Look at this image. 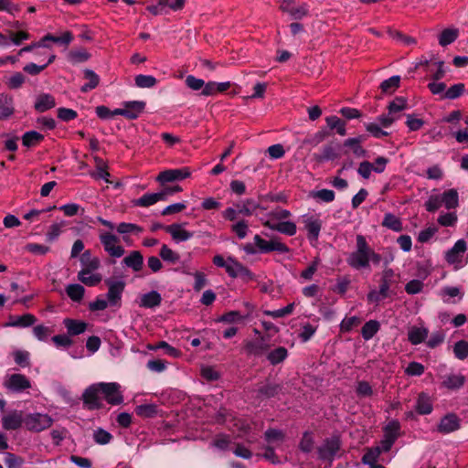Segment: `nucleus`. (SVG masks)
<instances>
[{
  "label": "nucleus",
  "mask_w": 468,
  "mask_h": 468,
  "mask_svg": "<svg viewBox=\"0 0 468 468\" xmlns=\"http://www.w3.org/2000/svg\"><path fill=\"white\" fill-rule=\"evenodd\" d=\"M164 200V194L160 192L157 193H146L143 195L140 198L134 200V205L138 207H147L152 205H154L158 201Z\"/></svg>",
  "instance_id": "34"
},
{
  "label": "nucleus",
  "mask_w": 468,
  "mask_h": 468,
  "mask_svg": "<svg viewBox=\"0 0 468 468\" xmlns=\"http://www.w3.org/2000/svg\"><path fill=\"white\" fill-rule=\"evenodd\" d=\"M47 38H49L50 42L67 48L72 42L73 35L70 31H65L60 36H53L51 34H47Z\"/></svg>",
  "instance_id": "52"
},
{
  "label": "nucleus",
  "mask_w": 468,
  "mask_h": 468,
  "mask_svg": "<svg viewBox=\"0 0 468 468\" xmlns=\"http://www.w3.org/2000/svg\"><path fill=\"white\" fill-rule=\"evenodd\" d=\"M441 294L442 296L443 302L447 303H452L451 301V298H454V297H459V299L463 298V293L461 292V290L458 287H451V286L444 287L441 290Z\"/></svg>",
  "instance_id": "59"
},
{
  "label": "nucleus",
  "mask_w": 468,
  "mask_h": 468,
  "mask_svg": "<svg viewBox=\"0 0 468 468\" xmlns=\"http://www.w3.org/2000/svg\"><path fill=\"white\" fill-rule=\"evenodd\" d=\"M314 437L312 432L305 431L300 441L299 448L303 452H310L314 449Z\"/></svg>",
  "instance_id": "63"
},
{
  "label": "nucleus",
  "mask_w": 468,
  "mask_h": 468,
  "mask_svg": "<svg viewBox=\"0 0 468 468\" xmlns=\"http://www.w3.org/2000/svg\"><path fill=\"white\" fill-rule=\"evenodd\" d=\"M432 401L429 395L420 393L417 399L415 410L420 415H427L432 411Z\"/></svg>",
  "instance_id": "32"
},
{
  "label": "nucleus",
  "mask_w": 468,
  "mask_h": 468,
  "mask_svg": "<svg viewBox=\"0 0 468 468\" xmlns=\"http://www.w3.org/2000/svg\"><path fill=\"white\" fill-rule=\"evenodd\" d=\"M90 57V53L85 48H80L69 51L68 60L72 64H79L87 61Z\"/></svg>",
  "instance_id": "47"
},
{
  "label": "nucleus",
  "mask_w": 468,
  "mask_h": 468,
  "mask_svg": "<svg viewBox=\"0 0 468 468\" xmlns=\"http://www.w3.org/2000/svg\"><path fill=\"white\" fill-rule=\"evenodd\" d=\"M341 441L339 437L333 436L325 439L318 448V456L321 460L332 462L340 450Z\"/></svg>",
  "instance_id": "9"
},
{
  "label": "nucleus",
  "mask_w": 468,
  "mask_h": 468,
  "mask_svg": "<svg viewBox=\"0 0 468 468\" xmlns=\"http://www.w3.org/2000/svg\"><path fill=\"white\" fill-rule=\"evenodd\" d=\"M380 324L377 320H369L365 323L361 329V335L364 340L368 341L379 331Z\"/></svg>",
  "instance_id": "39"
},
{
  "label": "nucleus",
  "mask_w": 468,
  "mask_h": 468,
  "mask_svg": "<svg viewBox=\"0 0 468 468\" xmlns=\"http://www.w3.org/2000/svg\"><path fill=\"white\" fill-rule=\"evenodd\" d=\"M52 332L51 327L44 324H37L32 329L33 335L40 342L48 341Z\"/></svg>",
  "instance_id": "48"
},
{
  "label": "nucleus",
  "mask_w": 468,
  "mask_h": 468,
  "mask_svg": "<svg viewBox=\"0 0 468 468\" xmlns=\"http://www.w3.org/2000/svg\"><path fill=\"white\" fill-rule=\"evenodd\" d=\"M399 431L400 423L397 420H392L384 427L383 438L395 442L399 436Z\"/></svg>",
  "instance_id": "37"
},
{
  "label": "nucleus",
  "mask_w": 468,
  "mask_h": 468,
  "mask_svg": "<svg viewBox=\"0 0 468 468\" xmlns=\"http://www.w3.org/2000/svg\"><path fill=\"white\" fill-rule=\"evenodd\" d=\"M369 243L365 236L358 234L356 237V249L346 256L347 265L356 271L368 269Z\"/></svg>",
  "instance_id": "2"
},
{
  "label": "nucleus",
  "mask_w": 468,
  "mask_h": 468,
  "mask_svg": "<svg viewBox=\"0 0 468 468\" xmlns=\"http://www.w3.org/2000/svg\"><path fill=\"white\" fill-rule=\"evenodd\" d=\"M56 106L55 98L49 93H41L37 96L35 101V110L38 112H44Z\"/></svg>",
  "instance_id": "28"
},
{
  "label": "nucleus",
  "mask_w": 468,
  "mask_h": 468,
  "mask_svg": "<svg viewBox=\"0 0 468 468\" xmlns=\"http://www.w3.org/2000/svg\"><path fill=\"white\" fill-rule=\"evenodd\" d=\"M103 399L111 405H120L123 402V396L120 384L116 382H99Z\"/></svg>",
  "instance_id": "6"
},
{
  "label": "nucleus",
  "mask_w": 468,
  "mask_h": 468,
  "mask_svg": "<svg viewBox=\"0 0 468 468\" xmlns=\"http://www.w3.org/2000/svg\"><path fill=\"white\" fill-rule=\"evenodd\" d=\"M394 271L391 268H386L382 271L381 282H380V292H388L394 278Z\"/></svg>",
  "instance_id": "55"
},
{
  "label": "nucleus",
  "mask_w": 468,
  "mask_h": 468,
  "mask_svg": "<svg viewBox=\"0 0 468 468\" xmlns=\"http://www.w3.org/2000/svg\"><path fill=\"white\" fill-rule=\"evenodd\" d=\"M212 261L217 267L224 268L231 278L239 277L245 282L255 280L254 273L231 256L225 259L222 255H215Z\"/></svg>",
  "instance_id": "1"
},
{
  "label": "nucleus",
  "mask_w": 468,
  "mask_h": 468,
  "mask_svg": "<svg viewBox=\"0 0 468 468\" xmlns=\"http://www.w3.org/2000/svg\"><path fill=\"white\" fill-rule=\"evenodd\" d=\"M37 322V317L27 313L22 315H12L8 316V321L3 324L4 327H15V328H27L34 325Z\"/></svg>",
  "instance_id": "16"
},
{
  "label": "nucleus",
  "mask_w": 468,
  "mask_h": 468,
  "mask_svg": "<svg viewBox=\"0 0 468 468\" xmlns=\"http://www.w3.org/2000/svg\"><path fill=\"white\" fill-rule=\"evenodd\" d=\"M84 77L86 80H88V82L81 86L80 90L82 92H88L99 85L100 77L93 70L85 69Z\"/></svg>",
  "instance_id": "42"
},
{
  "label": "nucleus",
  "mask_w": 468,
  "mask_h": 468,
  "mask_svg": "<svg viewBox=\"0 0 468 468\" xmlns=\"http://www.w3.org/2000/svg\"><path fill=\"white\" fill-rule=\"evenodd\" d=\"M78 280L86 286L92 287L101 282L102 276L97 271H80L78 272Z\"/></svg>",
  "instance_id": "29"
},
{
  "label": "nucleus",
  "mask_w": 468,
  "mask_h": 468,
  "mask_svg": "<svg viewBox=\"0 0 468 468\" xmlns=\"http://www.w3.org/2000/svg\"><path fill=\"white\" fill-rule=\"evenodd\" d=\"M4 387L16 393H21L31 388L29 379L23 374L16 373L6 376Z\"/></svg>",
  "instance_id": "11"
},
{
  "label": "nucleus",
  "mask_w": 468,
  "mask_h": 468,
  "mask_svg": "<svg viewBox=\"0 0 468 468\" xmlns=\"http://www.w3.org/2000/svg\"><path fill=\"white\" fill-rule=\"evenodd\" d=\"M53 421V419L47 413H27L25 429L31 432H41L50 428Z\"/></svg>",
  "instance_id": "4"
},
{
  "label": "nucleus",
  "mask_w": 468,
  "mask_h": 468,
  "mask_svg": "<svg viewBox=\"0 0 468 468\" xmlns=\"http://www.w3.org/2000/svg\"><path fill=\"white\" fill-rule=\"evenodd\" d=\"M81 269L80 271H97L101 262L97 257H92L90 250H86L80 257Z\"/></svg>",
  "instance_id": "31"
},
{
  "label": "nucleus",
  "mask_w": 468,
  "mask_h": 468,
  "mask_svg": "<svg viewBox=\"0 0 468 468\" xmlns=\"http://www.w3.org/2000/svg\"><path fill=\"white\" fill-rule=\"evenodd\" d=\"M441 205L447 209H454L459 206V195L456 189L451 188L441 195Z\"/></svg>",
  "instance_id": "30"
},
{
  "label": "nucleus",
  "mask_w": 468,
  "mask_h": 468,
  "mask_svg": "<svg viewBox=\"0 0 468 468\" xmlns=\"http://www.w3.org/2000/svg\"><path fill=\"white\" fill-rule=\"evenodd\" d=\"M260 220L264 227L287 236H293L297 232L296 224L292 221L284 220L275 223L271 222V219H265L264 218H260Z\"/></svg>",
  "instance_id": "14"
},
{
  "label": "nucleus",
  "mask_w": 468,
  "mask_h": 468,
  "mask_svg": "<svg viewBox=\"0 0 468 468\" xmlns=\"http://www.w3.org/2000/svg\"><path fill=\"white\" fill-rule=\"evenodd\" d=\"M237 208H239V214L243 216H258V209L264 210L265 207H261L258 202H256L252 198H247L240 203L236 205Z\"/></svg>",
  "instance_id": "23"
},
{
  "label": "nucleus",
  "mask_w": 468,
  "mask_h": 468,
  "mask_svg": "<svg viewBox=\"0 0 468 468\" xmlns=\"http://www.w3.org/2000/svg\"><path fill=\"white\" fill-rule=\"evenodd\" d=\"M325 122L327 126L331 130H335L339 135L344 136L346 134V122L337 116H327Z\"/></svg>",
  "instance_id": "43"
},
{
  "label": "nucleus",
  "mask_w": 468,
  "mask_h": 468,
  "mask_svg": "<svg viewBox=\"0 0 468 468\" xmlns=\"http://www.w3.org/2000/svg\"><path fill=\"white\" fill-rule=\"evenodd\" d=\"M380 451L377 447L368 449L362 457V463L370 466L378 464L377 462L379 458Z\"/></svg>",
  "instance_id": "57"
},
{
  "label": "nucleus",
  "mask_w": 468,
  "mask_h": 468,
  "mask_svg": "<svg viewBox=\"0 0 468 468\" xmlns=\"http://www.w3.org/2000/svg\"><path fill=\"white\" fill-rule=\"evenodd\" d=\"M253 241L257 247L258 253H268L271 251L287 253L290 250L289 247L281 242L279 239L266 240L257 234L254 236Z\"/></svg>",
  "instance_id": "7"
},
{
  "label": "nucleus",
  "mask_w": 468,
  "mask_h": 468,
  "mask_svg": "<svg viewBox=\"0 0 468 468\" xmlns=\"http://www.w3.org/2000/svg\"><path fill=\"white\" fill-rule=\"evenodd\" d=\"M162 296L157 291H151L141 295L139 306L144 308H155L161 304Z\"/></svg>",
  "instance_id": "26"
},
{
  "label": "nucleus",
  "mask_w": 468,
  "mask_h": 468,
  "mask_svg": "<svg viewBox=\"0 0 468 468\" xmlns=\"http://www.w3.org/2000/svg\"><path fill=\"white\" fill-rule=\"evenodd\" d=\"M460 428L459 418L452 413L445 415L438 425V431L441 433L447 434L457 431Z\"/></svg>",
  "instance_id": "20"
},
{
  "label": "nucleus",
  "mask_w": 468,
  "mask_h": 468,
  "mask_svg": "<svg viewBox=\"0 0 468 468\" xmlns=\"http://www.w3.org/2000/svg\"><path fill=\"white\" fill-rule=\"evenodd\" d=\"M99 383L89 386L82 394L84 405L89 410H98L102 407V395Z\"/></svg>",
  "instance_id": "8"
},
{
  "label": "nucleus",
  "mask_w": 468,
  "mask_h": 468,
  "mask_svg": "<svg viewBox=\"0 0 468 468\" xmlns=\"http://www.w3.org/2000/svg\"><path fill=\"white\" fill-rule=\"evenodd\" d=\"M303 222L311 242L317 241L322 229V220L317 216L303 215Z\"/></svg>",
  "instance_id": "15"
},
{
  "label": "nucleus",
  "mask_w": 468,
  "mask_h": 468,
  "mask_svg": "<svg viewBox=\"0 0 468 468\" xmlns=\"http://www.w3.org/2000/svg\"><path fill=\"white\" fill-rule=\"evenodd\" d=\"M319 318L314 317L312 323H303L301 324V331L298 335L303 343L308 342L316 333L319 327Z\"/></svg>",
  "instance_id": "25"
},
{
  "label": "nucleus",
  "mask_w": 468,
  "mask_h": 468,
  "mask_svg": "<svg viewBox=\"0 0 468 468\" xmlns=\"http://www.w3.org/2000/svg\"><path fill=\"white\" fill-rule=\"evenodd\" d=\"M186 223H174L165 227V230L170 234L172 239L179 243L193 238L194 233L185 229Z\"/></svg>",
  "instance_id": "17"
},
{
  "label": "nucleus",
  "mask_w": 468,
  "mask_h": 468,
  "mask_svg": "<svg viewBox=\"0 0 468 468\" xmlns=\"http://www.w3.org/2000/svg\"><path fill=\"white\" fill-rule=\"evenodd\" d=\"M408 107V101L404 97H396L388 106V111L393 116L404 111Z\"/></svg>",
  "instance_id": "49"
},
{
  "label": "nucleus",
  "mask_w": 468,
  "mask_h": 468,
  "mask_svg": "<svg viewBox=\"0 0 468 468\" xmlns=\"http://www.w3.org/2000/svg\"><path fill=\"white\" fill-rule=\"evenodd\" d=\"M26 414L22 410H13L4 415L1 419V424L5 431H16L22 427L25 428Z\"/></svg>",
  "instance_id": "10"
},
{
  "label": "nucleus",
  "mask_w": 468,
  "mask_h": 468,
  "mask_svg": "<svg viewBox=\"0 0 468 468\" xmlns=\"http://www.w3.org/2000/svg\"><path fill=\"white\" fill-rule=\"evenodd\" d=\"M159 255L163 261L169 263H176L180 260L179 254L165 244L162 245Z\"/></svg>",
  "instance_id": "50"
},
{
  "label": "nucleus",
  "mask_w": 468,
  "mask_h": 468,
  "mask_svg": "<svg viewBox=\"0 0 468 468\" xmlns=\"http://www.w3.org/2000/svg\"><path fill=\"white\" fill-rule=\"evenodd\" d=\"M145 102L143 101H130L123 102L124 117L129 120L137 119L144 111Z\"/></svg>",
  "instance_id": "19"
},
{
  "label": "nucleus",
  "mask_w": 468,
  "mask_h": 468,
  "mask_svg": "<svg viewBox=\"0 0 468 468\" xmlns=\"http://www.w3.org/2000/svg\"><path fill=\"white\" fill-rule=\"evenodd\" d=\"M465 90V86L463 83H456L451 86L444 93L442 98L448 100H454L459 98Z\"/></svg>",
  "instance_id": "56"
},
{
  "label": "nucleus",
  "mask_w": 468,
  "mask_h": 468,
  "mask_svg": "<svg viewBox=\"0 0 468 468\" xmlns=\"http://www.w3.org/2000/svg\"><path fill=\"white\" fill-rule=\"evenodd\" d=\"M134 82L138 88L149 89L156 85L157 80L152 75L139 74L135 76Z\"/></svg>",
  "instance_id": "51"
},
{
  "label": "nucleus",
  "mask_w": 468,
  "mask_h": 468,
  "mask_svg": "<svg viewBox=\"0 0 468 468\" xmlns=\"http://www.w3.org/2000/svg\"><path fill=\"white\" fill-rule=\"evenodd\" d=\"M59 210L63 211L64 215L67 217H73L78 214H83L84 208H82L80 205L76 203H69L62 205L58 207Z\"/></svg>",
  "instance_id": "61"
},
{
  "label": "nucleus",
  "mask_w": 468,
  "mask_h": 468,
  "mask_svg": "<svg viewBox=\"0 0 468 468\" xmlns=\"http://www.w3.org/2000/svg\"><path fill=\"white\" fill-rule=\"evenodd\" d=\"M269 346L264 343V337L260 340L247 341L245 344V350L249 355L261 356Z\"/></svg>",
  "instance_id": "33"
},
{
  "label": "nucleus",
  "mask_w": 468,
  "mask_h": 468,
  "mask_svg": "<svg viewBox=\"0 0 468 468\" xmlns=\"http://www.w3.org/2000/svg\"><path fill=\"white\" fill-rule=\"evenodd\" d=\"M292 216L291 212L287 209H283L281 207H277L276 209L267 213L266 215L262 216L261 218H264L265 219H271V222L274 220H280L284 221L288 218Z\"/></svg>",
  "instance_id": "54"
},
{
  "label": "nucleus",
  "mask_w": 468,
  "mask_h": 468,
  "mask_svg": "<svg viewBox=\"0 0 468 468\" xmlns=\"http://www.w3.org/2000/svg\"><path fill=\"white\" fill-rule=\"evenodd\" d=\"M105 283L108 285L106 300L111 306H120L122 292L125 288V282L122 280L113 281L107 279Z\"/></svg>",
  "instance_id": "12"
},
{
  "label": "nucleus",
  "mask_w": 468,
  "mask_h": 468,
  "mask_svg": "<svg viewBox=\"0 0 468 468\" xmlns=\"http://www.w3.org/2000/svg\"><path fill=\"white\" fill-rule=\"evenodd\" d=\"M122 264L137 272L143 269L144 257L140 251L132 250L127 256H125L122 259Z\"/></svg>",
  "instance_id": "21"
},
{
  "label": "nucleus",
  "mask_w": 468,
  "mask_h": 468,
  "mask_svg": "<svg viewBox=\"0 0 468 468\" xmlns=\"http://www.w3.org/2000/svg\"><path fill=\"white\" fill-rule=\"evenodd\" d=\"M459 37V30L457 28L450 27L441 31L439 35L438 40L441 47H446L453 43Z\"/></svg>",
  "instance_id": "38"
},
{
  "label": "nucleus",
  "mask_w": 468,
  "mask_h": 468,
  "mask_svg": "<svg viewBox=\"0 0 468 468\" xmlns=\"http://www.w3.org/2000/svg\"><path fill=\"white\" fill-rule=\"evenodd\" d=\"M66 293L71 301L80 303L83 299L85 289L79 283H71L66 287Z\"/></svg>",
  "instance_id": "41"
},
{
  "label": "nucleus",
  "mask_w": 468,
  "mask_h": 468,
  "mask_svg": "<svg viewBox=\"0 0 468 468\" xmlns=\"http://www.w3.org/2000/svg\"><path fill=\"white\" fill-rule=\"evenodd\" d=\"M44 139V136L36 131H28L22 136V144L26 147H32Z\"/></svg>",
  "instance_id": "46"
},
{
  "label": "nucleus",
  "mask_w": 468,
  "mask_h": 468,
  "mask_svg": "<svg viewBox=\"0 0 468 468\" xmlns=\"http://www.w3.org/2000/svg\"><path fill=\"white\" fill-rule=\"evenodd\" d=\"M281 9L288 13L293 19H301L308 13L306 4L297 5L294 0H282Z\"/></svg>",
  "instance_id": "18"
},
{
  "label": "nucleus",
  "mask_w": 468,
  "mask_h": 468,
  "mask_svg": "<svg viewBox=\"0 0 468 468\" xmlns=\"http://www.w3.org/2000/svg\"><path fill=\"white\" fill-rule=\"evenodd\" d=\"M92 438L97 444L105 445L111 442L112 435L102 428H97L93 431Z\"/></svg>",
  "instance_id": "53"
},
{
  "label": "nucleus",
  "mask_w": 468,
  "mask_h": 468,
  "mask_svg": "<svg viewBox=\"0 0 468 468\" xmlns=\"http://www.w3.org/2000/svg\"><path fill=\"white\" fill-rule=\"evenodd\" d=\"M453 353L455 356L461 360L466 358L468 356V343L463 340L455 343Z\"/></svg>",
  "instance_id": "64"
},
{
  "label": "nucleus",
  "mask_w": 468,
  "mask_h": 468,
  "mask_svg": "<svg viewBox=\"0 0 468 468\" xmlns=\"http://www.w3.org/2000/svg\"><path fill=\"white\" fill-rule=\"evenodd\" d=\"M231 231L235 233L239 239H243L248 235L249 225L246 220L241 219L231 226Z\"/></svg>",
  "instance_id": "60"
},
{
  "label": "nucleus",
  "mask_w": 468,
  "mask_h": 468,
  "mask_svg": "<svg viewBox=\"0 0 468 468\" xmlns=\"http://www.w3.org/2000/svg\"><path fill=\"white\" fill-rule=\"evenodd\" d=\"M465 378L462 374H450L444 377L442 387L448 389H458L464 384Z\"/></svg>",
  "instance_id": "36"
},
{
  "label": "nucleus",
  "mask_w": 468,
  "mask_h": 468,
  "mask_svg": "<svg viewBox=\"0 0 468 468\" xmlns=\"http://www.w3.org/2000/svg\"><path fill=\"white\" fill-rule=\"evenodd\" d=\"M99 239L104 251L112 258H121L124 255L125 250L120 244V239L107 231L99 234Z\"/></svg>",
  "instance_id": "5"
},
{
  "label": "nucleus",
  "mask_w": 468,
  "mask_h": 468,
  "mask_svg": "<svg viewBox=\"0 0 468 468\" xmlns=\"http://www.w3.org/2000/svg\"><path fill=\"white\" fill-rule=\"evenodd\" d=\"M429 335V330L425 326H411L408 331V340L413 346L421 344Z\"/></svg>",
  "instance_id": "27"
},
{
  "label": "nucleus",
  "mask_w": 468,
  "mask_h": 468,
  "mask_svg": "<svg viewBox=\"0 0 468 468\" xmlns=\"http://www.w3.org/2000/svg\"><path fill=\"white\" fill-rule=\"evenodd\" d=\"M13 357L18 366L26 367L29 366L30 354L26 350H16L13 353Z\"/></svg>",
  "instance_id": "62"
},
{
  "label": "nucleus",
  "mask_w": 468,
  "mask_h": 468,
  "mask_svg": "<svg viewBox=\"0 0 468 468\" xmlns=\"http://www.w3.org/2000/svg\"><path fill=\"white\" fill-rule=\"evenodd\" d=\"M63 324L67 329V333L69 336H75L83 334L88 327V324L84 321L65 318Z\"/></svg>",
  "instance_id": "24"
},
{
  "label": "nucleus",
  "mask_w": 468,
  "mask_h": 468,
  "mask_svg": "<svg viewBox=\"0 0 468 468\" xmlns=\"http://www.w3.org/2000/svg\"><path fill=\"white\" fill-rule=\"evenodd\" d=\"M466 250V241L463 239H458L454 245L445 252V261L455 270L462 269L468 263Z\"/></svg>",
  "instance_id": "3"
},
{
  "label": "nucleus",
  "mask_w": 468,
  "mask_h": 468,
  "mask_svg": "<svg viewBox=\"0 0 468 468\" xmlns=\"http://www.w3.org/2000/svg\"><path fill=\"white\" fill-rule=\"evenodd\" d=\"M288 350L284 346H278L267 354V360L272 366L282 363L288 357Z\"/></svg>",
  "instance_id": "35"
},
{
  "label": "nucleus",
  "mask_w": 468,
  "mask_h": 468,
  "mask_svg": "<svg viewBox=\"0 0 468 468\" xmlns=\"http://www.w3.org/2000/svg\"><path fill=\"white\" fill-rule=\"evenodd\" d=\"M382 226L396 232H399L403 229L400 218L392 213L385 214L382 221Z\"/></svg>",
  "instance_id": "40"
},
{
  "label": "nucleus",
  "mask_w": 468,
  "mask_h": 468,
  "mask_svg": "<svg viewBox=\"0 0 468 468\" xmlns=\"http://www.w3.org/2000/svg\"><path fill=\"white\" fill-rule=\"evenodd\" d=\"M319 263L320 260L318 258H315L306 269L302 271L300 278L303 282L311 281L318 269Z\"/></svg>",
  "instance_id": "58"
},
{
  "label": "nucleus",
  "mask_w": 468,
  "mask_h": 468,
  "mask_svg": "<svg viewBox=\"0 0 468 468\" xmlns=\"http://www.w3.org/2000/svg\"><path fill=\"white\" fill-rule=\"evenodd\" d=\"M191 176L189 167H181L176 169H168L161 172L157 176V181L161 184L171 183L174 181H180Z\"/></svg>",
  "instance_id": "13"
},
{
  "label": "nucleus",
  "mask_w": 468,
  "mask_h": 468,
  "mask_svg": "<svg viewBox=\"0 0 468 468\" xmlns=\"http://www.w3.org/2000/svg\"><path fill=\"white\" fill-rule=\"evenodd\" d=\"M56 59L55 54H50L48 61L43 65H37L33 62L27 64L23 70L29 75L36 76L38 75L41 71H43L49 64H51Z\"/></svg>",
  "instance_id": "44"
},
{
  "label": "nucleus",
  "mask_w": 468,
  "mask_h": 468,
  "mask_svg": "<svg viewBox=\"0 0 468 468\" xmlns=\"http://www.w3.org/2000/svg\"><path fill=\"white\" fill-rule=\"evenodd\" d=\"M15 112L14 99L7 93H0V120L11 117Z\"/></svg>",
  "instance_id": "22"
},
{
  "label": "nucleus",
  "mask_w": 468,
  "mask_h": 468,
  "mask_svg": "<svg viewBox=\"0 0 468 468\" xmlns=\"http://www.w3.org/2000/svg\"><path fill=\"white\" fill-rule=\"evenodd\" d=\"M399 76H392L389 79L385 80L381 82L380 90L383 93L391 94L399 87Z\"/></svg>",
  "instance_id": "45"
}]
</instances>
